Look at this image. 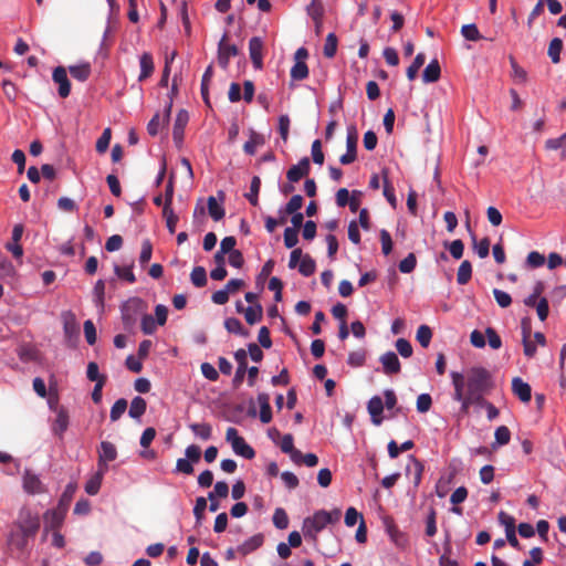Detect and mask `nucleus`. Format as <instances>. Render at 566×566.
Here are the masks:
<instances>
[{
	"label": "nucleus",
	"mask_w": 566,
	"mask_h": 566,
	"mask_svg": "<svg viewBox=\"0 0 566 566\" xmlns=\"http://www.w3.org/2000/svg\"><path fill=\"white\" fill-rule=\"evenodd\" d=\"M105 472V470L98 468V471L90 478L85 484V492L87 494L95 495L98 493Z\"/></svg>",
	"instance_id": "obj_27"
},
{
	"label": "nucleus",
	"mask_w": 566,
	"mask_h": 566,
	"mask_svg": "<svg viewBox=\"0 0 566 566\" xmlns=\"http://www.w3.org/2000/svg\"><path fill=\"white\" fill-rule=\"evenodd\" d=\"M381 174L384 177V196L386 197V199L390 203V206L392 208H396L397 199H396V195H395V188L392 187V185L389 182V180L387 178L388 171L385 169L381 171Z\"/></svg>",
	"instance_id": "obj_47"
},
{
	"label": "nucleus",
	"mask_w": 566,
	"mask_h": 566,
	"mask_svg": "<svg viewBox=\"0 0 566 566\" xmlns=\"http://www.w3.org/2000/svg\"><path fill=\"white\" fill-rule=\"evenodd\" d=\"M70 74L73 78L85 82L91 75V64L90 63H81L78 65H72L69 67Z\"/></svg>",
	"instance_id": "obj_29"
},
{
	"label": "nucleus",
	"mask_w": 566,
	"mask_h": 566,
	"mask_svg": "<svg viewBox=\"0 0 566 566\" xmlns=\"http://www.w3.org/2000/svg\"><path fill=\"white\" fill-rule=\"evenodd\" d=\"M153 255V244L146 239L142 243V251L139 254V263L142 266H145L151 259Z\"/></svg>",
	"instance_id": "obj_59"
},
{
	"label": "nucleus",
	"mask_w": 566,
	"mask_h": 566,
	"mask_svg": "<svg viewBox=\"0 0 566 566\" xmlns=\"http://www.w3.org/2000/svg\"><path fill=\"white\" fill-rule=\"evenodd\" d=\"M263 542H264V536L261 533H259V534L251 536L245 542H243L241 545H239L237 547V551L242 556H245V555H249L252 552L256 551L258 548H260L263 545Z\"/></svg>",
	"instance_id": "obj_21"
},
{
	"label": "nucleus",
	"mask_w": 566,
	"mask_h": 566,
	"mask_svg": "<svg viewBox=\"0 0 566 566\" xmlns=\"http://www.w3.org/2000/svg\"><path fill=\"white\" fill-rule=\"evenodd\" d=\"M365 360L366 352L364 349H358L349 353L347 364L352 367H360L365 364Z\"/></svg>",
	"instance_id": "obj_56"
},
{
	"label": "nucleus",
	"mask_w": 566,
	"mask_h": 566,
	"mask_svg": "<svg viewBox=\"0 0 566 566\" xmlns=\"http://www.w3.org/2000/svg\"><path fill=\"white\" fill-rule=\"evenodd\" d=\"M258 402L260 405V420L262 423H269L272 420V410L270 406V396L266 392L258 395Z\"/></svg>",
	"instance_id": "obj_24"
},
{
	"label": "nucleus",
	"mask_w": 566,
	"mask_h": 566,
	"mask_svg": "<svg viewBox=\"0 0 566 566\" xmlns=\"http://www.w3.org/2000/svg\"><path fill=\"white\" fill-rule=\"evenodd\" d=\"M437 531V511L433 506H430L426 517V535L433 537Z\"/></svg>",
	"instance_id": "obj_37"
},
{
	"label": "nucleus",
	"mask_w": 566,
	"mask_h": 566,
	"mask_svg": "<svg viewBox=\"0 0 566 566\" xmlns=\"http://www.w3.org/2000/svg\"><path fill=\"white\" fill-rule=\"evenodd\" d=\"M303 201L304 200H303V197L301 195L292 196V198L290 199V201L286 203V206L284 208L285 213L298 212V210L303 206Z\"/></svg>",
	"instance_id": "obj_64"
},
{
	"label": "nucleus",
	"mask_w": 566,
	"mask_h": 566,
	"mask_svg": "<svg viewBox=\"0 0 566 566\" xmlns=\"http://www.w3.org/2000/svg\"><path fill=\"white\" fill-rule=\"evenodd\" d=\"M396 349L403 358L410 357L413 352L410 342L407 340L406 338L397 339Z\"/></svg>",
	"instance_id": "obj_63"
},
{
	"label": "nucleus",
	"mask_w": 566,
	"mask_h": 566,
	"mask_svg": "<svg viewBox=\"0 0 566 566\" xmlns=\"http://www.w3.org/2000/svg\"><path fill=\"white\" fill-rule=\"evenodd\" d=\"M311 164L308 157H303L297 165H293L286 172L290 182H297L310 174Z\"/></svg>",
	"instance_id": "obj_13"
},
{
	"label": "nucleus",
	"mask_w": 566,
	"mask_h": 566,
	"mask_svg": "<svg viewBox=\"0 0 566 566\" xmlns=\"http://www.w3.org/2000/svg\"><path fill=\"white\" fill-rule=\"evenodd\" d=\"M546 149L557 150L560 149L563 158H566V133L558 138H551L545 142Z\"/></svg>",
	"instance_id": "obj_40"
},
{
	"label": "nucleus",
	"mask_w": 566,
	"mask_h": 566,
	"mask_svg": "<svg viewBox=\"0 0 566 566\" xmlns=\"http://www.w3.org/2000/svg\"><path fill=\"white\" fill-rule=\"evenodd\" d=\"M417 264V259L413 253H409L403 260L399 262V271L402 273H411Z\"/></svg>",
	"instance_id": "obj_61"
},
{
	"label": "nucleus",
	"mask_w": 566,
	"mask_h": 566,
	"mask_svg": "<svg viewBox=\"0 0 566 566\" xmlns=\"http://www.w3.org/2000/svg\"><path fill=\"white\" fill-rule=\"evenodd\" d=\"M249 53L254 69L261 70L263 67V41L259 36L250 39Z\"/></svg>",
	"instance_id": "obj_14"
},
{
	"label": "nucleus",
	"mask_w": 566,
	"mask_h": 566,
	"mask_svg": "<svg viewBox=\"0 0 566 566\" xmlns=\"http://www.w3.org/2000/svg\"><path fill=\"white\" fill-rule=\"evenodd\" d=\"M224 327L229 333H233L243 337L249 336V332L243 327L242 323L235 317H229L224 321Z\"/></svg>",
	"instance_id": "obj_34"
},
{
	"label": "nucleus",
	"mask_w": 566,
	"mask_h": 566,
	"mask_svg": "<svg viewBox=\"0 0 566 566\" xmlns=\"http://www.w3.org/2000/svg\"><path fill=\"white\" fill-rule=\"evenodd\" d=\"M426 55L418 53L409 67L407 69V77L409 81H413L418 74L419 69L424 64Z\"/></svg>",
	"instance_id": "obj_46"
},
{
	"label": "nucleus",
	"mask_w": 566,
	"mask_h": 566,
	"mask_svg": "<svg viewBox=\"0 0 566 566\" xmlns=\"http://www.w3.org/2000/svg\"><path fill=\"white\" fill-rule=\"evenodd\" d=\"M17 525L23 536V539L33 537L40 528V518L30 510L23 509L20 511Z\"/></svg>",
	"instance_id": "obj_4"
},
{
	"label": "nucleus",
	"mask_w": 566,
	"mask_h": 566,
	"mask_svg": "<svg viewBox=\"0 0 566 566\" xmlns=\"http://www.w3.org/2000/svg\"><path fill=\"white\" fill-rule=\"evenodd\" d=\"M512 391L522 402H530L532 399L531 386L520 377L513 378Z\"/></svg>",
	"instance_id": "obj_16"
},
{
	"label": "nucleus",
	"mask_w": 566,
	"mask_h": 566,
	"mask_svg": "<svg viewBox=\"0 0 566 566\" xmlns=\"http://www.w3.org/2000/svg\"><path fill=\"white\" fill-rule=\"evenodd\" d=\"M163 214L166 218V226L168 231L172 234L176 231L178 217L172 211L171 207H164Z\"/></svg>",
	"instance_id": "obj_57"
},
{
	"label": "nucleus",
	"mask_w": 566,
	"mask_h": 566,
	"mask_svg": "<svg viewBox=\"0 0 566 566\" xmlns=\"http://www.w3.org/2000/svg\"><path fill=\"white\" fill-rule=\"evenodd\" d=\"M191 283L196 287H203L207 285V272L203 266H195L190 273Z\"/></svg>",
	"instance_id": "obj_38"
},
{
	"label": "nucleus",
	"mask_w": 566,
	"mask_h": 566,
	"mask_svg": "<svg viewBox=\"0 0 566 566\" xmlns=\"http://www.w3.org/2000/svg\"><path fill=\"white\" fill-rule=\"evenodd\" d=\"M142 304L140 298L133 297L122 305V319L126 327H130L135 324L136 317L142 310Z\"/></svg>",
	"instance_id": "obj_8"
},
{
	"label": "nucleus",
	"mask_w": 566,
	"mask_h": 566,
	"mask_svg": "<svg viewBox=\"0 0 566 566\" xmlns=\"http://www.w3.org/2000/svg\"><path fill=\"white\" fill-rule=\"evenodd\" d=\"M273 524L280 530H285L289 526V516L283 509L279 507L275 510Z\"/></svg>",
	"instance_id": "obj_60"
},
{
	"label": "nucleus",
	"mask_w": 566,
	"mask_h": 566,
	"mask_svg": "<svg viewBox=\"0 0 566 566\" xmlns=\"http://www.w3.org/2000/svg\"><path fill=\"white\" fill-rule=\"evenodd\" d=\"M444 247L448 248L450 254L455 259V260H459L462 258L463 255V251H464V243L462 242V240L460 239H457V240H453L452 242L448 243V242H444Z\"/></svg>",
	"instance_id": "obj_55"
},
{
	"label": "nucleus",
	"mask_w": 566,
	"mask_h": 566,
	"mask_svg": "<svg viewBox=\"0 0 566 566\" xmlns=\"http://www.w3.org/2000/svg\"><path fill=\"white\" fill-rule=\"evenodd\" d=\"M146 408V400L140 396H136L130 402L128 415L134 419H139L145 413Z\"/></svg>",
	"instance_id": "obj_30"
},
{
	"label": "nucleus",
	"mask_w": 566,
	"mask_h": 566,
	"mask_svg": "<svg viewBox=\"0 0 566 566\" xmlns=\"http://www.w3.org/2000/svg\"><path fill=\"white\" fill-rule=\"evenodd\" d=\"M189 429L201 440H209L212 434V427L211 424L203 422V423H190Z\"/></svg>",
	"instance_id": "obj_35"
},
{
	"label": "nucleus",
	"mask_w": 566,
	"mask_h": 566,
	"mask_svg": "<svg viewBox=\"0 0 566 566\" xmlns=\"http://www.w3.org/2000/svg\"><path fill=\"white\" fill-rule=\"evenodd\" d=\"M472 240L474 243V250H475L476 254L481 259L486 258L490 252V239L483 238L482 240H480V242H476V237L474 234H472Z\"/></svg>",
	"instance_id": "obj_52"
},
{
	"label": "nucleus",
	"mask_w": 566,
	"mask_h": 566,
	"mask_svg": "<svg viewBox=\"0 0 566 566\" xmlns=\"http://www.w3.org/2000/svg\"><path fill=\"white\" fill-rule=\"evenodd\" d=\"M227 40L228 34L224 33L218 44V63L223 70L228 69L230 59L239 53L237 45L228 43Z\"/></svg>",
	"instance_id": "obj_9"
},
{
	"label": "nucleus",
	"mask_w": 566,
	"mask_h": 566,
	"mask_svg": "<svg viewBox=\"0 0 566 566\" xmlns=\"http://www.w3.org/2000/svg\"><path fill=\"white\" fill-rule=\"evenodd\" d=\"M493 295L497 305L502 308H506L512 304L511 295L502 290L494 289Z\"/></svg>",
	"instance_id": "obj_62"
},
{
	"label": "nucleus",
	"mask_w": 566,
	"mask_h": 566,
	"mask_svg": "<svg viewBox=\"0 0 566 566\" xmlns=\"http://www.w3.org/2000/svg\"><path fill=\"white\" fill-rule=\"evenodd\" d=\"M409 461L410 463L406 468V475L412 476L413 485L418 488L422 479L424 467L422 462L413 455L409 457Z\"/></svg>",
	"instance_id": "obj_18"
},
{
	"label": "nucleus",
	"mask_w": 566,
	"mask_h": 566,
	"mask_svg": "<svg viewBox=\"0 0 566 566\" xmlns=\"http://www.w3.org/2000/svg\"><path fill=\"white\" fill-rule=\"evenodd\" d=\"M66 494H62L57 506L53 510H48L43 515L44 531H57L66 515V504L64 505V499Z\"/></svg>",
	"instance_id": "obj_3"
},
{
	"label": "nucleus",
	"mask_w": 566,
	"mask_h": 566,
	"mask_svg": "<svg viewBox=\"0 0 566 566\" xmlns=\"http://www.w3.org/2000/svg\"><path fill=\"white\" fill-rule=\"evenodd\" d=\"M358 132L356 126L347 127L346 153L339 157L342 165H350L357 159Z\"/></svg>",
	"instance_id": "obj_7"
},
{
	"label": "nucleus",
	"mask_w": 566,
	"mask_h": 566,
	"mask_svg": "<svg viewBox=\"0 0 566 566\" xmlns=\"http://www.w3.org/2000/svg\"><path fill=\"white\" fill-rule=\"evenodd\" d=\"M207 205L209 214L214 221H219L224 217L226 211L220 205H218L214 197L210 196L208 198Z\"/></svg>",
	"instance_id": "obj_43"
},
{
	"label": "nucleus",
	"mask_w": 566,
	"mask_h": 566,
	"mask_svg": "<svg viewBox=\"0 0 566 566\" xmlns=\"http://www.w3.org/2000/svg\"><path fill=\"white\" fill-rule=\"evenodd\" d=\"M328 525L325 518V510L316 511L312 516L303 521V534L306 539L317 542L318 533Z\"/></svg>",
	"instance_id": "obj_2"
},
{
	"label": "nucleus",
	"mask_w": 566,
	"mask_h": 566,
	"mask_svg": "<svg viewBox=\"0 0 566 566\" xmlns=\"http://www.w3.org/2000/svg\"><path fill=\"white\" fill-rule=\"evenodd\" d=\"M139 64H140V74L138 76V81L143 82V81L147 80L148 77H150L154 72L155 66H154L153 55L148 52H144L140 56Z\"/></svg>",
	"instance_id": "obj_23"
},
{
	"label": "nucleus",
	"mask_w": 566,
	"mask_h": 566,
	"mask_svg": "<svg viewBox=\"0 0 566 566\" xmlns=\"http://www.w3.org/2000/svg\"><path fill=\"white\" fill-rule=\"evenodd\" d=\"M307 14L313 19L317 27L322 25V20L324 15V6L322 0H312L311 3L306 7Z\"/></svg>",
	"instance_id": "obj_26"
},
{
	"label": "nucleus",
	"mask_w": 566,
	"mask_h": 566,
	"mask_svg": "<svg viewBox=\"0 0 566 566\" xmlns=\"http://www.w3.org/2000/svg\"><path fill=\"white\" fill-rule=\"evenodd\" d=\"M234 359L238 364L235 375L233 377L232 384L234 388H239L245 377L248 370V353L243 348L238 349L234 353Z\"/></svg>",
	"instance_id": "obj_11"
},
{
	"label": "nucleus",
	"mask_w": 566,
	"mask_h": 566,
	"mask_svg": "<svg viewBox=\"0 0 566 566\" xmlns=\"http://www.w3.org/2000/svg\"><path fill=\"white\" fill-rule=\"evenodd\" d=\"M69 427V412L64 407L56 409V418L52 424V431L57 437L62 438Z\"/></svg>",
	"instance_id": "obj_20"
},
{
	"label": "nucleus",
	"mask_w": 566,
	"mask_h": 566,
	"mask_svg": "<svg viewBox=\"0 0 566 566\" xmlns=\"http://www.w3.org/2000/svg\"><path fill=\"white\" fill-rule=\"evenodd\" d=\"M63 331L69 343L76 342L80 337V325L73 312L62 313Z\"/></svg>",
	"instance_id": "obj_10"
},
{
	"label": "nucleus",
	"mask_w": 566,
	"mask_h": 566,
	"mask_svg": "<svg viewBox=\"0 0 566 566\" xmlns=\"http://www.w3.org/2000/svg\"><path fill=\"white\" fill-rule=\"evenodd\" d=\"M263 143L264 139L260 134L251 132L250 139L243 145V150L245 154L253 156L256 151V147L263 145Z\"/></svg>",
	"instance_id": "obj_36"
},
{
	"label": "nucleus",
	"mask_w": 566,
	"mask_h": 566,
	"mask_svg": "<svg viewBox=\"0 0 566 566\" xmlns=\"http://www.w3.org/2000/svg\"><path fill=\"white\" fill-rule=\"evenodd\" d=\"M337 43H338V40H337V36L335 35V33H328L326 36V40H325L324 49H323V53H324L325 57L333 59L335 56L336 51H337Z\"/></svg>",
	"instance_id": "obj_44"
},
{
	"label": "nucleus",
	"mask_w": 566,
	"mask_h": 566,
	"mask_svg": "<svg viewBox=\"0 0 566 566\" xmlns=\"http://www.w3.org/2000/svg\"><path fill=\"white\" fill-rule=\"evenodd\" d=\"M296 268L302 275L311 276L316 270V263L310 254H304Z\"/></svg>",
	"instance_id": "obj_32"
},
{
	"label": "nucleus",
	"mask_w": 566,
	"mask_h": 566,
	"mask_svg": "<svg viewBox=\"0 0 566 566\" xmlns=\"http://www.w3.org/2000/svg\"><path fill=\"white\" fill-rule=\"evenodd\" d=\"M384 373L387 375L398 374L401 369L398 356L394 352H387L380 356Z\"/></svg>",
	"instance_id": "obj_19"
},
{
	"label": "nucleus",
	"mask_w": 566,
	"mask_h": 566,
	"mask_svg": "<svg viewBox=\"0 0 566 566\" xmlns=\"http://www.w3.org/2000/svg\"><path fill=\"white\" fill-rule=\"evenodd\" d=\"M563 50V41L559 38H554L548 45L547 54L553 63L560 61V52Z\"/></svg>",
	"instance_id": "obj_42"
},
{
	"label": "nucleus",
	"mask_w": 566,
	"mask_h": 566,
	"mask_svg": "<svg viewBox=\"0 0 566 566\" xmlns=\"http://www.w3.org/2000/svg\"><path fill=\"white\" fill-rule=\"evenodd\" d=\"M188 120V112L185 109H180L176 116L172 129V138L177 144H180L184 139L185 127L187 126Z\"/></svg>",
	"instance_id": "obj_17"
},
{
	"label": "nucleus",
	"mask_w": 566,
	"mask_h": 566,
	"mask_svg": "<svg viewBox=\"0 0 566 566\" xmlns=\"http://www.w3.org/2000/svg\"><path fill=\"white\" fill-rule=\"evenodd\" d=\"M133 266H134V263H132L127 266L115 265L114 272L119 279L125 280L129 283H135L136 276L133 273Z\"/></svg>",
	"instance_id": "obj_48"
},
{
	"label": "nucleus",
	"mask_w": 566,
	"mask_h": 566,
	"mask_svg": "<svg viewBox=\"0 0 566 566\" xmlns=\"http://www.w3.org/2000/svg\"><path fill=\"white\" fill-rule=\"evenodd\" d=\"M416 338L422 347H428L432 338V332L429 326L421 325L417 329Z\"/></svg>",
	"instance_id": "obj_53"
},
{
	"label": "nucleus",
	"mask_w": 566,
	"mask_h": 566,
	"mask_svg": "<svg viewBox=\"0 0 566 566\" xmlns=\"http://www.w3.org/2000/svg\"><path fill=\"white\" fill-rule=\"evenodd\" d=\"M226 440L231 443L233 451L245 459H253L255 452L251 446H249L245 440L239 436V432L235 428L229 427L226 431Z\"/></svg>",
	"instance_id": "obj_5"
},
{
	"label": "nucleus",
	"mask_w": 566,
	"mask_h": 566,
	"mask_svg": "<svg viewBox=\"0 0 566 566\" xmlns=\"http://www.w3.org/2000/svg\"><path fill=\"white\" fill-rule=\"evenodd\" d=\"M260 188L261 179L258 176H254L251 180L250 192L245 195L247 199L252 206H258L259 203Z\"/></svg>",
	"instance_id": "obj_45"
},
{
	"label": "nucleus",
	"mask_w": 566,
	"mask_h": 566,
	"mask_svg": "<svg viewBox=\"0 0 566 566\" xmlns=\"http://www.w3.org/2000/svg\"><path fill=\"white\" fill-rule=\"evenodd\" d=\"M492 388V378L483 367H472L464 376V392H488Z\"/></svg>",
	"instance_id": "obj_1"
},
{
	"label": "nucleus",
	"mask_w": 566,
	"mask_h": 566,
	"mask_svg": "<svg viewBox=\"0 0 566 566\" xmlns=\"http://www.w3.org/2000/svg\"><path fill=\"white\" fill-rule=\"evenodd\" d=\"M291 77L295 81H302L308 76V67L305 61H295L291 69Z\"/></svg>",
	"instance_id": "obj_41"
},
{
	"label": "nucleus",
	"mask_w": 566,
	"mask_h": 566,
	"mask_svg": "<svg viewBox=\"0 0 566 566\" xmlns=\"http://www.w3.org/2000/svg\"><path fill=\"white\" fill-rule=\"evenodd\" d=\"M495 442L493 443V448L495 446H505L510 442L511 439V431L506 426H500L496 428L494 432Z\"/></svg>",
	"instance_id": "obj_49"
},
{
	"label": "nucleus",
	"mask_w": 566,
	"mask_h": 566,
	"mask_svg": "<svg viewBox=\"0 0 566 566\" xmlns=\"http://www.w3.org/2000/svg\"><path fill=\"white\" fill-rule=\"evenodd\" d=\"M23 488L31 494L41 493L42 482L35 474L27 472L23 476Z\"/></svg>",
	"instance_id": "obj_28"
},
{
	"label": "nucleus",
	"mask_w": 566,
	"mask_h": 566,
	"mask_svg": "<svg viewBox=\"0 0 566 566\" xmlns=\"http://www.w3.org/2000/svg\"><path fill=\"white\" fill-rule=\"evenodd\" d=\"M52 78L59 85V95L66 98L71 93V83L67 77L66 69L57 66L53 70Z\"/></svg>",
	"instance_id": "obj_12"
},
{
	"label": "nucleus",
	"mask_w": 566,
	"mask_h": 566,
	"mask_svg": "<svg viewBox=\"0 0 566 566\" xmlns=\"http://www.w3.org/2000/svg\"><path fill=\"white\" fill-rule=\"evenodd\" d=\"M450 377L454 387L452 398L453 400L461 402V412L467 415L472 406V401L469 394L464 392V375L459 371H451Z\"/></svg>",
	"instance_id": "obj_6"
},
{
	"label": "nucleus",
	"mask_w": 566,
	"mask_h": 566,
	"mask_svg": "<svg viewBox=\"0 0 566 566\" xmlns=\"http://www.w3.org/2000/svg\"><path fill=\"white\" fill-rule=\"evenodd\" d=\"M510 64L512 67V77L518 84H524L527 82V72L517 64L516 60L513 56H510Z\"/></svg>",
	"instance_id": "obj_39"
},
{
	"label": "nucleus",
	"mask_w": 566,
	"mask_h": 566,
	"mask_svg": "<svg viewBox=\"0 0 566 566\" xmlns=\"http://www.w3.org/2000/svg\"><path fill=\"white\" fill-rule=\"evenodd\" d=\"M441 69L438 60H432L423 70L422 81L424 83H434L440 78Z\"/></svg>",
	"instance_id": "obj_25"
},
{
	"label": "nucleus",
	"mask_w": 566,
	"mask_h": 566,
	"mask_svg": "<svg viewBox=\"0 0 566 566\" xmlns=\"http://www.w3.org/2000/svg\"><path fill=\"white\" fill-rule=\"evenodd\" d=\"M461 34L469 41H479L482 39V35L474 23L462 25Z\"/></svg>",
	"instance_id": "obj_50"
},
{
	"label": "nucleus",
	"mask_w": 566,
	"mask_h": 566,
	"mask_svg": "<svg viewBox=\"0 0 566 566\" xmlns=\"http://www.w3.org/2000/svg\"><path fill=\"white\" fill-rule=\"evenodd\" d=\"M368 412L374 424L379 426L382 422L381 413L384 411V402L379 396H374L367 405Z\"/></svg>",
	"instance_id": "obj_22"
},
{
	"label": "nucleus",
	"mask_w": 566,
	"mask_h": 566,
	"mask_svg": "<svg viewBox=\"0 0 566 566\" xmlns=\"http://www.w3.org/2000/svg\"><path fill=\"white\" fill-rule=\"evenodd\" d=\"M111 137H112L111 128H105L96 142L95 147H96L97 153L104 154L107 150L109 143H111Z\"/></svg>",
	"instance_id": "obj_58"
},
{
	"label": "nucleus",
	"mask_w": 566,
	"mask_h": 566,
	"mask_svg": "<svg viewBox=\"0 0 566 566\" xmlns=\"http://www.w3.org/2000/svg\"><path fill=\"white\" fill-rule=\"evenodd\" d=\"M126 409H127L126 399L120 398V399L116 400L115 403L113 405V407L111 408V413H109L111 420L117 421L123 416V413L126 411Z\"/></svg>",
	"instance_id": "obj_54"
},
{
	"label": "nucleus",
	"mask_w": 566,
	"mask_h": 566,
	"mask_svg": "<svg viewBox=\"0 0 566 566\" xmlns=\"http://www.w3.org/2000/svg\"><path fill=\"white\" fill-rule=\"evenodd\" d=\"M471 277H472V264L470 261L464 260L458 269L457 282L460 285H464L471 280Z\"/></svg>",
	"instance_id": "obj_33"
},
{
	"label": "nucleus",
	"mask_w": 566,
	"mask_h": 566,
	"mask_svg": "<svg viewBox=\"0 0 566 566\" xmlns=\"http://www.w3.org/2000/svg\"><path fill=\"white\" fill-rule=\"evenodd\" d=\"M559 385L566 392V344L563 345L559 355Z\"/></svg>",
	"instance_id": "obj_51"
},
{
	"label": "nucleus",
	"mask_w": 566,
	"mask_h": 566,
	"mask_svg": "<svg viewBox=\"0 0 566 566\" xmlns=\"http://www.w3.org/2000/svg\"><path fill=\"white\" fill-rule=\"evenodd\" d=\"M117 458L116 447L108 441L101 442V450L98 451V468L107 471V462H112Z\"/></svg>",
	"instance_id": "obj_15"
},
{
	"label": "nucleus",
	"mask_w": 566,
	"mask_h": 566,
	"mask_svg": "<svg viewBox=\"0 0 566 566\" xmlns=\"http://www.w3.org/2000/svg\"><path fill=\"white\" fill-rule=\"evenodd\" d=\"M244 317L248 324L253 325L262 319L263 316V307L260 303H255V305L248 306L244 310Z\"/></svg>",
	"instance_id": "obj_31"
}]
</instances>
